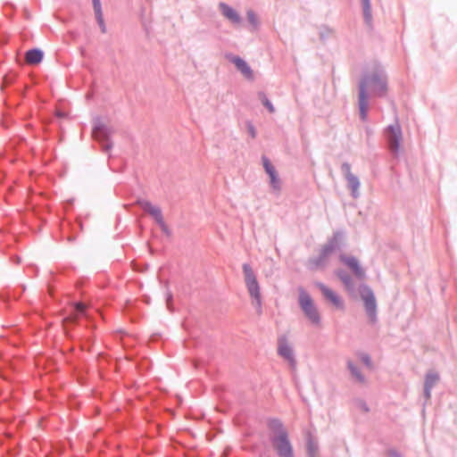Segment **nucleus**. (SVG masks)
I'll return each mask as SVG.
<instances>
[{
	"instance_id": "obj_11",
	"label": "nucleus",
	"mask_w": 457,
	"mask_h": 457,
	"mask_svg": "<svg viewBox=\"0 0 457 457\" xmlns=\"http://www.w3.org/2000/svg\"><path fill=\"white\" fill-rule=\"evenodd\" d=\"M278 352L280 356H282L284 359H286L291 365H294L295 359H294L293 352L286 339L282 338L279 340Z\"/></svg>"
},
{
	"instance_id": "obj_19",
	"label": "nucleus",
	"mask_w": 457,
	"mask_h": 457,
	"mask_svg": "<svg viewBox=\"0 0 457 457\" xmlns=\"http://www.w3.org/2000/svg\"><path fill=\"white\" fill-rule=\"evenodd\" d=\"M361 1H362V6H363L364 18H365L367 22H370V21H371V12H370V0H361Z\"/></svg>"
},
{
	"instance_id": "obj_12",
	"label": "nucleus",
	"mask_w": 457,
	"mask_h": 457,
	"mask_svg": "<svg viewBox=\"0 0 457 457\" xmlns=\"http://www.w3.org/2000/svg\"><path fill=\"white\" fill-rule=\"evenodd\" d=\"M43 52L39 49H31L29 50L25 54V61L28 64L36 65L42 62L43 60Z\"/></svg>"
},
{
	"instance_id": "obj_23",
	"label": "nucleus",
	"mask_w": 457,
	"mask_h": 457,
	"mask_svg": "<svg viewBox=\"0 0 457 457\" xmlns=\"http://www.w3.org/2000/svg\"><path fill=\"white\" fill-rule=\"evenodd\" d=\"M348 366H349V369L352 371V374L355 377V378L359 382H364L363 377L361 375V373L358 371V370L355 367L353 366V364L351 362L348 363Z\"/></svg>"
},
{
	"instance_id": "obj_20",
	"label": "nucleus",
	"mask_w": 457,
	"mask_h": 457,
	"mask_svg": "<svg viewBox=\"0 0 457 457\" xmlns=\"http://www.w3.org/2000/svg\"><path fill=\"white\" fill-rule=\"evenodd\" d=\"M262 162H263V166H264L265 171L269 174V176L276 171L273 165L270 162V161L266 157L262 158Z\"/></svg>"
},
{
	"instance_id": "obj_5",
	"label": "nucleus",
	"mask_w": 457,
	"mask_h": 457,
	"mask_svg": "<svg viewBox=\"0 0 457 457\" xmlns=\"http://www.w3.org/2000/svg\"><path fill=\"white\" fill-rule=\"evenodd\" d=\"M137 204L144 211L147 212L150 215L154 217V219L162 227V229L166 228L162 211L159 207L153 205L148 201H139Z\"/></svg>"
},
{
	"instance_id": "obj_9",
	"label": "nucleus",
	"mask_w": 457,
	"mask_h": 457,
	"mask_svg": "<svg viewBox=\"0 0 457 457\" xmlns=\"http://www.w3.org/2000/svg\"><path fill=\"white\" fill-rule=\"evenodd\" d=\"M230 62H233L237 70L248 79H253V73L250 66L242 58L238 56H233L230 58Z\"/></svg>"
},
{
	"instance_id": "obj_28",
	"label": "nucleus",
	"mask_w": 457,
	"mask_h": 457,
	"mask_svg": "<svg viewBox=\"0 0 457 457\" xmlns=\"http://www.w3.org/2000/svg\"><path fill=\"white\" fill-rule=\"evenodd\" d=\"M361 361L368 366L370 367V357L366 354H362L361 357Z\"/></svg>"
},
{
	"instance_id": "obj_10",
	"label": "nucleus",
	"mask_w": 457,
	"mask_h": 457,
	"mask_svg": "<svg viewBox=\"0 0 457 457\" xmlns=\"http://www.w3.org/2000/svg\"><path fill=\"white\" fill-rule=\"evenodd\" d=\"M220 10L222 13V15L227 18L228 21H230L234 24H239L241 21V18L239 14L237 12L236 10H234L232 7L228 5L225 3H220L219 4Z\"/></svg>"
},
{
	"instance_id": "obj_8",
	"label": "nucleus",
	"mask_w": 457,
	"mask_h": 457,
	"mask_svg": "<svg viewBox=\"0 0 457 457\" xmlns=\"http://www.w3.org/2000/svg\"><path fill=\"white\" fill-rule=\"evenodd\" d=\"M317 286L320 287V291L322 292L323 295L331 302V303L337 308V309H343L344 303L341 298L330 288L326 287L323 284L318 283Z\"/></svg>"
},
{
	"instance_id": "obj_4",
	"label": "nucleus",
	"mask_w": 457,
	"mask_h": 457,
	"mask_svg": "<svg viewBox=\"0 0 457 457\" xmlns=\"http://www.w3.org/2000/svg\"><path fill=\"white\" fill-rule=\"evenodd\" d=\"M278 432L271 438L272 447L279 457H293V447L288 440L287 431L282 428L279 422H276Z\"/></svg>"
},
{
	"instance_id": "obj_1",
	"label": "nucleus",
	"mask_w": 457,
	"mask_h": 457,
	"mask_svg": "<svg viewBox=\"0 0 457 457\" xmlns=\"http://www.w3.org/2000/svg\"><path fill=\"white\" fill-rule=\"evenodd\" d=\"M386 79L380 71H376L374 74L366 76L360 85L359 107L361 120H366L368 112L367 91L382 96L386 92Z\"/></svg>"
},
{
	"instance_id": "obj_26",
	"label": "nucleus",
	"mask_w": 457,
	"mask_h": 457,
	"mask_svg": "<svg viewBox=\"0 0 457 457\" xmlns=\"http://www.w3.org/2000/svg\"><path fill=\"white\" fill-rule=\"evenodd\" d=\"M93 136L96 139L101 140L104 137V129L102 128H96L93 132Z\"/></svg>"
},
{
	"instance_id": "obj_27",
	"label": "nucleus",
	"mask_w": 457,
	"mask_h": 457,
	"mask_svg": "<svg viewBox=\"0 0 457 457\" xmlns=\"http://www.w3.org/2000/svg\"><path fill=\"white\" fill-rule=\"evenodd\" d=\"M78 317H79V315L77 313L71 314L70 316H68L67 318H65L63 320V325L66 326V324L69 322H75L76 320L78 319Z\"/></svg>"
},
{
	"instance_id": "obj_2",
	"label": "nucleus",
	"mask_w": 457,
	"mask_h": 457,
	"mask_svg": "<svg viewBox=\"0 0 457 457\" xmlns=\"http://www.w3.org/2000/svg\"><path fill=\"white\" fill-rule=\"evenodd\" d=\"M244 281L247 292L252 299V304L254 305L258 312L262 310V293L261 286L257 279V276L253 268L248 263L242 265Z\"/></svg>"
},
{
	"instance_id": "obj_6",
	"label": "nucleus",
	"mask_w": 457,
	"mask_h": 457,
	"mask_svg": "<svg viewBox=\"0 0 457 457\" xmlns=\"http://www.w3.org/2000/svg\"><path fill=\"white\" fill-rule=\"evenodd\" d=\"M388 140L390 148L394 152H397L400 148L402 141V131L398 124L392 125L388 129Z\"/></svg>"
},
{
	"instance_id": "obj_14",
	"label": "nucleus",
	"mask_w": 457,
	"mask_h": 457,
	"mask_svg": "<svg viewBox=\"0 0 457 457\" xmlns=\"http://www.w3.org/2000/svg\"><path fill=\"white\" fill-rule=\"evenodd\" d=\"M439 378L436 373L429 372L426 377L425 381V395L427 399L430 398L431 395V389L432 387L436 384Z\"/></svg>"
},
{
	"instance_id": "obj_25",
	"label": "nucleus",
	"mask_w": 457,
	"mask_h": 457,
	"mask_svg": "<svg viewBox=\"0 0 457 457\" xmlns=\"http://www.w3.org/2000/svg\"><path fill=\"white\" fill-rule=\"evenodd\" d=\"M247 19H248L249 22L251 24H253V26L257 25L258 20H257V17H256V15L254 14V12L253 11H248L247 12Z\"/></svg>"
},
{
	"instance_id": "obj_29",
	"label": "nucleus",
	"mask_w": 457,
	"mask_h": 457,
	"mask_svg": "<svg viewBox=\"0 0 457 457\" xmlns=\"http://www.w3.org/2000/svg\"><path fill=\"white\" fill-rule=\"evenodd\" d=\"M309 453L311 457H317L316 456V448L312 445H309Z\"/></svg>"
},
{
	"instance_id": "obj_16",
	"label": "nucleus",
	"mask_w": 457,
	"mask_h": 457,
	"mask_svg": "<svg viewBox=\"0 0 457 457\" xmlns=\"http://www.w3.org/2000/svg\"><path fill=\"white\" fill-rule=\"evenodd\" d=\"M93 5H94V11L96 13V20H97L99 25L102 27L103 32H104L105 28H104V24L103 12H102L100 0H93Z\"/></svg>"
},
{
	"instance_id": "obj_15",
	"label": "nucleus",
	"mask_w": 457,
	"mask_h": 457,
	"mask_svg": "<svg viewBox=\"0 0 457 457\" xmlns=\"http://www.w3.org/2000/svg\"><path fill=\"white\" fill-rule=\"evenodd\" d=\"M333 251V247L326 246L322 250V253L320 254V257L317 259H312L310 261V264L312 268H318L323 265L325 259L328 257V255Z\"/></svg>"
},
{
	"instance_id": "obj_3",
	"label": "nucleus",
	"mask_w": 457,
	"mask_h": 457,
	"mask_svg": "<svg viewBox=\"0 0 457 457\" xmlns=\"http://www.w3.org/2000/svg\"><path fill=\"white\" fill-rule=\"evenodd\" d=\"M299 292V305L305 317L314 326H320V314L311 295L302 287Z\"/></svg>"
},
{
	"instance_id": "obj_21",
	"label": "nucleus",
	"mask_w": 457,
	"mask_h": 457,
	"mask_svg": "<svg viewBox=\"0 0 457 457\" xmlns=\"http://www.w3.org/2000/svg\"><path fill=\"white\" fill-rule=\"evenodd\" d=\"M337 275L341 278V280L343 281V283L345 284L346 288L351 289L352 288L351 278L348 275L343 274L341 272H338Z\"/></svg>"
},
{
	"instance_id": "obj_18",
	"label": "nucleus",
	"mask_w": 457,
	"mask_h": 457,
	"mask_svg": "<svg viewBox=\"0 0 457 457\" xmlns=\"http://www.w3.org/2000/svg\"><path fill=\"white\" fill-rule=\"evenodd\" d=\"M259 99L262 102V104L268 109L270 112H274L275 108L271 102L268 99L267 96L264 93L259 94Z\"/></svg>"
},
{
	"instance_id": "obj_7",
	"label": "nucleus",
	"mask_w": 457,
	"mask_h": 457,
	"mask_svg": "<svg viewBox=\"0 0 457 457\" xmlns=\"http://www.w3.org/2000/svg\"><path fill=\"white\" fill-rule=\"evenodd\" d=\"M361 298L364 301L366 311L372 318L376 311V300L373 293L369 287H364L361 291Z\"/></svg>"
},
{
	"instance_id": "obj_22",
	"label": "nucleus",
	"mask_w": 457,
	"mask_h": 457,
	"mask_svg": "<svg viewBox=\"0 0 457 457\" xmlns=\"http://www.w3.org/2000/svg\"><path fill=\"white\" fill-rule=\"evenodd\" d=\"M75 311L78 315H86L87 305L83 303H75Z\"/></svg>"
},
{
	"instance_id": "obj_13",
	"label": "nucleus",
	"mask_w": 457,
	"mask_h": 457,
	"mask_svg": "<svg viewBox=\"0 0 457 457\" xmlns=\"http://www.w3.org/2000/svg\"><path fill=\"white\" fill-rule=\"evenodd\" d=\"M342 261L354 272L357 277L362 278L364 272L354 257H342Z\"/></svg>"
},
{
	"instance_id": "obj_17",
	"label": "nucleus",
	"mask_w": 457,
	"mask_h": 457,
	"mask_svg": "<svg viewBox=\"0 0 457 457\" xmlns=\"http://www.w3.org/2000/svg\"><path fill=\"white\" fill-rule=\"evenodd\" d=\"M347 180H348L349 187H350L353 195L356 196L357 191H358V187H359V180H358V179L356 177H354L353 175L349 174L347 176Z\"/></svg>"
},
{
	"instance_id": "obj_24",
	"label": "nucleus",
	"mask_w": 457,
	"mask_h": 457,
	"mask_svg": "<svg viewBox=\"0 0 457 457\" xmlns=\"http://www.w3.org/2000/svg\"><path fill=\"white\" fill-rule=\"evenodd\" d=\"M270 183H271L272 187L275 189H279V179L278 178L276 171L270 175Z\"/></svg>"
}]
</instances>
